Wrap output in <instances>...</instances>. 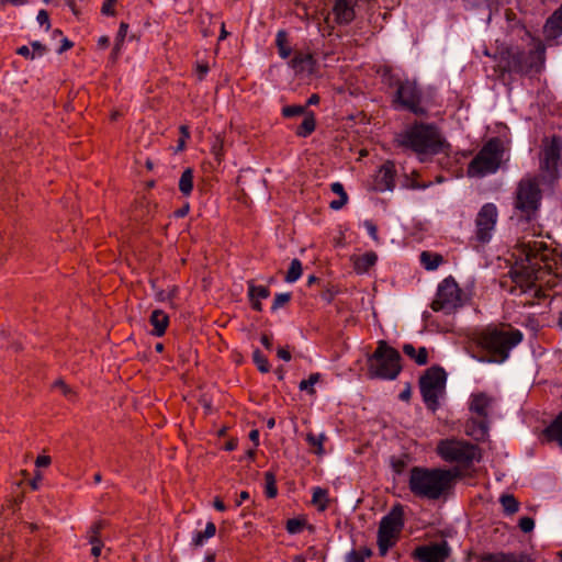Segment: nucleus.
<instances>
[{
	"mask_svg": "<svg viewBox=\"0 0 562 562\" xmlns=\"http://www.w3.org/2000/svg\"><path fill=\"white\" fill-rule=\"evenodd\" d=\"M562 177V138L544 136L538 151V168L532 178L529 177V223L531 212L539 207L543 194L552 192ZM529 235L540 236L536 228L529 225Z\"/></svg>",
	"mask_w": 562,
	"mask_h": 562,
	"instance_id": "nucleus-1",
	"label": "nucleus"
},
{
	"mask_svg": "<svg viewBox=\"0 0 562 562\" xmlns=\"http://www.w3.org/2000/svg\"><path fill=\"white\" fill-rule=\"evenodd\" d=\"M522 338L524 335L518 329L504 330L490 325L470 335L468 350L481 362L502 363Z\"/></svg>",
	"mask_w": 562,
	"mask_h": 562,
	"instance_id": "nucleus-2",
	"label": "nucleus"
},
{
	"mask_svg": "<svg viewBox=\"0 0 562 562\" xmlns=\"http://www.w3.org/2000/svg\"><path fill=\"white\" fill-rule=\"evenodd\" d=\"M395 142L398 147L415 153L420 162L427 160L426 156H435L450 148V144L435 124L422 121L413 122L397 135Z\"/></svg>",
	"mask_w": 562,
	"mask_h": 562,
	"instance_id": "nucleus-3",
	"label": "nucleus"
},
{
	"mask_svg": "<svg viewBox=\"0 0 562 562\" xmlns=\"http://www.w3.org/2000/svg\"><path fill=\"white\" fill-rule=\"evenodd\" d=\"M402 361L400 351L381 339L374 351L367 357V376L371 380L394 381L403 371Z\"/></svg>",
	"mask_w": 562,
	"mask_h": 562,
	"instance_id": "nucleus-4",
	"label": "nucleus"
},
{
	"mask_svg": "<svg viewBox=\"0 0 562 562\" xmlns=\"http://www.w3.org/2000/svg\"><path fill=\"white\" fill-rule=\"evenodd\" d=\"M440 468L414 465L409 470L408 488L418 498L448 499Z\"/></svg>",
	"mask_w": 562,
	"mask_h": 562,
	"instance_id": "nucleus-5",
	"label": "nucleus"
},
{
	"mask_svg": "<svg viewBox=\"0 0 562 562\" xmlns=\"http://www.w3.org/2000/svg\"><path fill=\"white\" fill-rule=\"evenodd\" d=\"M503 155L504 144L502 139L497 136L491 137L468 165V177H484L495 173L501 167Z\"/></svg>",
	"mask_w": 562,
	"mask_h": 562,
	"instance_id": "nucleus-6",
	"label": "nucleus"
},
{
	"mask_svg": "<svg viewBox=\"0 0 562 562\" xmlns=\"http://www.w3.org/2000/svg\"><path fill=\"white\" fill-rule=\"evenodd\" d=\"M418 386L426 408L436 413L440 407L439 398L446 394V370L439 364L427 368L419 376Z\"/></svg>",
	"mask_w": 562,
	"mask_h": 562,
	"instance_id": "nucleus-7",
	"label": "nucleus"
},
{
	"mask_svg": "<svg viewBox=\"0 0 562 562\" xmlns=\"http://www.w3.org/2000/svg\"><path fill=\"white\" fill-rule=\"evenodd\" d=\"M437 453L443 461L457 463L463 469L471 468L474 460L480 461L482 458L477 445L457 438L441 439L437 445Z\"/></svg>",
	"mask_w": 562,
	"mask_h": 562,
	"instance_id": "nucleus-8",
	"label": "nucleus"
},
{
	"mask_svg": "<svg viewBox=\"0 0 562 562\" xmlns=\"http://www.w3.org/2000/svg\"><path fill=\"white\" fill-rule=\"evenodd\" d=\"M494 74L503 83L509 85L516 77L527 74V56L522 50L506 46L494 55Z\"/></svg>",
	"mask_w": 562,
	"mask_h": 562,
	"instance_id": "nucleus-9",
	"label": "nucleus"
},
{
	"mask_svg": "<svg viewBox=\"0 0 562 562\" xmlns=\"http://www.w3.org/2000/svg\"><path fill=\"white\" fill-rule=\"evenodd\" d=\"M405 525L404 508L401 504H395L391 510L382 517L376 537L379 555L385 557L401 538Z\"/></svg>",
	"mask_w": 562,
	"mask_h": 562,
	"instance_id": "nucleus-10",
	"label": "nucleus"
},
{
	"mask_svg": "<svg viewBox=\"0 0 562 562\" xmlns=\"http://www.w3.org/2000/svg\"><path fill=\"white\" fill-rule=\"evenodd\" d=\"M529 295L531 292L537 295L539 289L533 281L542 280L551 267L548 265L551 254L550 248L543 241L529 240Z\"/></svg>",
	"mask_w": 562,
	"mask_h": 562,
	"instance_id": "nucleus-11",
	"label": "nucleus"
},
{
	"mask_svg": "<svg viewBox=\"0 0 562 562\" xmlns=\"http://www.w3.org/2000/svg\"><path fill=\"white\" fill-rule=\"evenodd\" d=\"M462 290L453 277L445 278L438 285L436 296L430 304L434 312L451 313L463 305L461 300Z\"/></svg>",
	"mask_w": 562,
	"mask_h": 562,
	"instance_id": "nucleus-12",
	"label": "nucleus"
},
{
	"mask_svg": "<svg viewBox=\"0 0 562 562\" xmlns=\"http://www.w3.org/2000/svg\"><path fill=\"white\" fill-rule=\"evenodd\" d=\"M423 91L417 86L416 81L405 79L404 82L398 86L393 97V103L400 108L409 111L417 116H427L428 111L422 105Z\"/></svg>",
	"mask_w": 562,
	"mask_h": 562,
	"instance_id": "nucleus-13",
	"label": "nucleus"
},
{
	"mask_svg": "<svg viewBox=\"0 0 562 562\" xmlns=\"http://www.w3.org/2000/svg\"><path fill=\"white\" fill-rule=\"evenodd\" d=\"M159 204L147 194H137L131 204V220L148 231L158 213Z\"/></svg>",
	"mask_w": 562,
	"mask_h": 562,
	"instance_id": "nucleus-14",
	"label": "nucleus"
},
{
	"mask_svg": "<svg viewBox=\"0 0 562 562\" xmlns=\"http://www.w3.org/2000/svg\"><path fill=\"white\" fill-rule=\"evenodd\" d=\"M450 555L451 547L445 539L416 546L411 552V558L416 562H446Z\"/></svg>",
	"mask_w": 562,
	"mask_h": 562,
	"instance_id": "nucleus-15",
	"label": "nucleus"
},
{
	"mask_svg": "<svg viewBox=\"0 0 562 562\" xmlns=\"http://www.w3.org/2000/svg\"><path fill=\"white\" fill-rule=\"evenodd\" d=\"M497 222V209L493 203H485L475 218V239L480 244H487Z\"/></svg>",
	"mask_w": 562,
	"mask_h": 562,
	"instance_id": "nucleus-16",
	"label": "nucleus"
},
{
	"mask_svg": "<svg viewBox=\"0 0 562 562\" xmlns=\"http://www.w3.org/2000/svg\"><path fill=\"white\" fill-rule=\"evenodd\" d=\"M501 286L510 293L518 288L521 293H527V266L520 263L518 267H512L501 281Z\"/></svg>",
	"mask_w": 562,
	"mask_h": 562,
	"instance_id": "nucleus-17",
	"label": "nucleus"
},
{
	"mask_svg": "<svg viewBox=\"0 0 562 562\" xmlns=\"http://www.w3.org/2000/svg\"><path fill=\"white\" fill-rule=\"evenodd\" d=\"M110 520L100 518L94 520L87 531L86 538L92 546L90 553L95 559V562H98V559L100 558L101 551L104 547V542L102 540V531L110 527Z\"/></svg>",
	"mask_w": 562,
	"mask_h": 562,
	"instance_id": "nucleus-18",
	"label": "nucleus"
},
{
	"mask_svg": "<svg viewBox=\"0 0 562 562\" xmlns=\"http://www.w3.org/2000/svg\"><path fill=\"white\" fill-rule=\"evenodd\" d=\"M397 171L393 160H386L379 169L375 176V190L380 192L393 191L395 188V178Z\"/></svg>",
	"mask_w": 562,
	"mask_h": 562,
	"instance_id": "nucleus-19",
	"label": "nucleus"
},
{
	"mask_svg": "<svg viewBox=\"0 0 562 562\" xmlns=\"http://www.w3.org/2000/svg\"><path fill=\"white\" fill-rule=\"evenodd\" d=\"M546 60V45L539 38L529 34V72H539Z\"/></svg>",
	"mask_w": 562,
	"mask_h": 562,
	"instance_id": "nucleus-20",
	"label": "nucleus"
},
{
	"mask_svg": "<svg viewBox=\"0 0 562 562\" xmlns=\"http://www.w3.org/2000/svg\"><path fill=\"white\" fill-rule=\"evenodd\" d=\"M356 2L352 0H335L333 14L338 25H349L356 18Z\"/></svg>",
	"mask_w": 562,
	"mask_h": 562,
	"instance_id": "nucleus-21",
	"label": "nucleus"
},
{
	"mask_svg": "<svg viewBox=\"0 0 562 562\" xmlns=\"http://www.w3.org/2000/svg\"><path fill=\"white\" fill-rule=\"evenodd\" d=\"M505 19L507 23V33L512 36L524 40L527 35V25L525 20L517 18L516 12L510 8L505 10Z\"/></svg>",
	"mask_w": 562,
	"mask_h": 562,
	"instance_id": "nucleus-22",
	"label": "nucleus"
},
{
	"mask_svg": "<svg viewBox=\"0 0 562 562\" xmlns=\"http://www.w3.org/2000/svg\"><path fill=\"white\" fill-rule=\"evenodd\" d=\"M543 34L547 40H555L562 35V4L546 21Z\"/></svg>",
	"mask_w": 562,
	"mask_h": 562,
	"instance_id": "nucleus-23",
	"label": "nucleus"
},
{
	"mask_svg": "<svg viewBox=\"0 0 562 562\" xmlns=\"http://www.w3.org/2000/svg\"><path fill=\"white\" fill-rule=\"evenodd\" d=\"M492 398L484 392L473 393L470 397L469 409L479 417L487 418Z\"/></svg>",
	"mask_w": 562,
	"mask_h": 562,
	"instance_id": "nucleus-24",
	"label": "nucleus"
},
{
	"mask_svg": "<svg viewBox=\"0 0 562 562\" xmlns=\"http://www.w3.org/2000/svg\"><path fill=\"white\" fill-rule=\"evenodd\" d=\"M149 323L153 326L150 334L155 337H162L170 324L169 315L162 310H154L149 316Z\"/></svg>",
	"mask_w": 562,
	"mask_h": 562,
	"instance_id": "nucleus-25",
	"label": "nucleus"
},
{
	"mask_svg": "<svg viewBox=\"0 0 562 562\" xmlns=\"http://www.w3.org/2000/svg\"><path fill=\"white\" fill-rule=\"evenodd\" d=\"M467 434L476 441H484L488 436V419L470 418L467 423Z\"/></svg>",
	"mask_w": 562,
	"mask_h": 562,
	"instance_id": "nucleus-26",
	"label": "nucleus"
},
{
	"mask_svg": "<svg viewBox=\"0 0 562 562\" xmlns=\"http://www.w3.org/2000/svg\"><path fill=\"white\" fill-rule=\"evenodd\" d=\"M527 555L520 553L519 558L514 552H485L477 557V562H525Z\"/></svg>",
	"mask_w": 562,
	"mask_h": 562,
	"instance_id": "nucleus-27",
	"label": "nucleus"
},
{
	"mask_svg": "<svg viewBox=\"0 0 562 562\" xmlns=\"http://www.w3.org/2000/svg\"><path fill=\"white\" fill-rule=\"evenodd\" d=\"M515 210L519 211V221H527V177L519 180L514 202Z\"/></svg>",
	"mask_w": 562,
	"mask_h": 562,
	"instance_id": "nucleus-28",
	"label": "nucleus"
},
{
	"mask_svg": "<svg viewBox=\"0 0 562 562\" xmlns=\"http://www.w3.org/2000/svg\"><path fill=\"white\" fill-rule=\"evenodd\" d=\"M441 476L443 477L446 492L448 498L454 494L457 480L464 477V472L459 467L446 469L440 468Z\"/></svg>",
	"mask_w": 562,
	"mask_h": 562,
	"instance_id": "nucleus-29",
	"label": "nucleus"
},
{
	"mask_svg": "<svg viewBox=\"0 0 562 562\" xmlns=\"http://www.w3.org/2000/svg\"><path fill=\"white\" fill-rule=\"evenodd\" d=\"M375 72L380 76L381 82L387 87L389 89H398L404 80L400 78L397 74L394 72L393 67L390 65H381L378 67Z\"/></svg>",
	"mask_w": 562,
	"mask_h": 562,
	"instance_id": "nucleus-30",
	"label": "nucleus"
},
{
	"mask_svg": "<svg viewBox=\"0 0 562 562\" xmlns=\"http://www.w3.org/2000/svg\"><path fill=\"white\" fill-rule=\"evenodd\" d=\"M274 45L281 59H289L292 53H294L289 32L284 29H281L277 32Z\"/></svg>",
	"mask_w": 562,
	"mask_h": 562,
	"instance_id": "nucleus-31",
	"label": "nucleus"
},
{
	"mask_svg": "<svg viewBox=\"0 0 562 562\" xmlns=\"http://www.w3.org/2000/svg\"><path fill=\"white\" fill-rule=\"evenodd\" d=\"M217 528L213 521H207L204 530H195L190 542L191 548L203 547L205 542L216 535Z\"/></svg>",
	"mask_w": 562,
	"mask_h": 562,
	"instance_id": "nucleus-32",
	"label": "nucleus"
},
{
	"mask_svg": "<svg viewBox=\"0 0 562 562\" xmlns=\"http://www.w3.org/2000/svg\"><path fill=\"white\" fill-rule=\"evenodd\" d=\"M128 23L122 21L115 35L114 45L109 56V60L115 64L121 55L125 38L127 36Z\"/></svg>",
	"mask_w": 562,
	"mask_h": 562,
	"instance_id": "nucleus-33",
	"label": "nucleus"
},
{
	"mask_svg": "<svg viewBox=\"0 0 562 562\" xmlns=\"http://www.w3.org/2000/svg\"><path fill=\"white\" fill-rule=\"evenodd\" d=\"M376 261L378 255L373 250H370L353 259V269L357 273H366L375 266Z\"/></svg>",
	"mask_w": 562,
	"mask_h": 562,
	"instance_id": "nucleus-34",
	"label": "nucleus"
},
{
	"mask_svg": "<svg viewBox=\"0 0 562 562\" xmlns=\"http://www.w3.org/2000/svg\"><path fill=\"white\" fill-rule=\"evenodd\" d=\"M327 436L322 432L319 435H315L310 431L305 436V441L310 447V451L318 457H322L326 453L324 448V442L327 441Z\"/></svg>",
	"mask_w": 562,
	"mask_h": 562,
	"instance_id": "nucleus-35",
	"label": "nucleus"
},
{
	"mask_svg": "<svg viewBox=\"0 0 562 562\" xmlns=\"http://www.w3.org/2000/svg\"><path fill=\"white\" fill-rule=\"evenodd\" d=\"M316 126H317V122H316L315 113L313 111H308L305 114L302 123L296 127L294 133L297 137L305 138L315 132Z\"/></svg>",
	"mask_w": 562,
	"mask_h": 562,
	"instance_id": "nucleus-36",
	"label": "nucleus"
},
{
	"mask_svg": "<svg viewBox=\"0 0 562 562\" xmlns=\"http://www.w3.org/2000/svg\"><path fill=\"white\" fill-rule=\"evenodd\" d=\"M179 191L184 198H189L194 189V170L191 167H188L181 173L179 179Z\"/></svg>",
	"mask_w": 562,
	"mask_h": 562,
	"instance_id": "nucleus-37",
	"label": "nucleus"
},
{
	"mask_svg": "<svg viewBox=\"0 0 562 562\" xmlns=\"http://www.w3.org/2000/svg\"><path fill=\"white\" fill-rule=\"evenodd\" d=\"M422 266L427 271H434L437 270L438 267L445 261L442 255L438 252H432L429 250H424L420 252L419 256Z\"/></svg>",
	"mask_w": 562,
	"mask_h": 562,
	"instance_id": "nucleus-38",
	"label": "nucleus"
},
{
	"mask_svg": "<svg viewBox=\"0 0 562 562\" xmlns=\"http://www.w3.org/2000/svg\"><path fill=\"white\" fill-rule=\"evenodd\" d=\"M546 437L549 441H555L562 448V412L546 429Z\"/></svg>",
	"mask_w": 562,
	"mask_h": 562,
	"instance_id": "nucleus-39",
	"label": "nucleus"
},
{
	"mask_svg": "<svg viewBox=\"0 0 562 562\" xmlns=\"http://www.w3.org/2000/svg\"><path fill=\"white\" fill-rule=\"evenodd\" d=\"M312 504L315 505L319 512L326 510L329 506L328 490L321 486L313 487Z\"/></svg>",
	"mask_w": 562,
	"mask_h": 562,
	"instance_id": "nucleus-40",
	"label": "nucleus"
},
{
	"mask_svg": "<svg viewBox=\"0 0 562 562\" xmlns=\"http://www.w3.org/2000/svg\"><path fill=\"white\" fill-rule=\"evenodd\" d=\"M225 136L221 133L214 135L211 142L210 151L213 155L217 165H221L225 159V149H224Z\"/></svg>",
	"mask_w": 562,
	"mask_h": 562,
	"instance_id": "nucleus-41",
	"label": "nucleus"
},
{
	"mask_svg": "<svg viewBox=\"0 0 562 562\" xmlns=\"http://www.w3.org/2000/svg\"><path fill=\"white\" fill-rule=\"evenodd\" d=\"M330 190H331L333 193L337 194L339 196V199L338 200H333L329 203V207L331 210H340L348 202V194H347L342 183H340V182H333L330 184Z\"/></svg>",
	"mask_w": 562,
	"mask_h": 562,
	"instance_id": "nucleus-42",
	"label": "nucleus"
},
{
	"mask_svg": "<svg viewBox=\"0 0 562 562\" xmlns=\"http://www.w3.org/2000/svg\"><path fill=\"white\" fill-rule=\"evenodd\" d=\"M419 172L414 170L409 176L405 175L402 188L408 190H425L431 186V182H423L418 180Z\"/></svg>",
	"mask_w": 562,
	"mask_h": 562,
	"instance_id": "nucleus-43",
	"label": "nucleus"
},
{
	"mask_svg": "<svg viewBox=\"0 0 562 562\" xmlns=\"http://www.w3.org/2000/svg\"><path fill=\"white\" fill-rule=\"evenodd\" d=\"M265 496L268 499L276 498L278 496L277 475L276 472L269 470L265 472Z\"/></svg>",
	"mask_w": 562,
	"mask_h": 562,
	"instance_id": "nucleus-44",
	"label": "nucleus"
},
{
	"mask_svg": "<svg viewBox=\"0 0 562 562\" xmlns=\"http://www.w3.org/2000/svg\"><path fill=\"white\" fill-rule=\"evenodd\" d=\"M499 503L503 507V513L507 516H512L519 510L520 503L513 494H503Z\"/></svg>",
	"mask_w": 562,
	"mask_h": 562,
	"instance_id": "nucleus-45",
	"label": "nucleus"
},
{
	"mask_svg": "<svg viewBox=\"0 0 562 562\" xmlns=\"http://www.w3.org/2000/svg\"><path fill=\"white\" fill-rule=\"evenodd\" d=\"M305 56L306 52L294 50L293 57L288 61V66L294 71L296 76L304 74Z\"/></svg>",
	"mask_w": 562,
	"mask_h": 562,
	"instance_id": "nucleus-46",
	"label": "nucleus"
},
{
	"mask_svg": "<svg viewBox=\"0 0 562 562\" xmlns=\"http://www.w3.org/2000/svg\"><path fill=\"white\" fill-rule=\"evenodd\" d=\"M247 295L257 300H266L270 296V289L266 285H256L254 280L247 281Z\"/></svg>",
	"mask_w": 562,
	"mask_h": 562,
	"instance_id": "nucleus-47",
	"label": "nucleus"
},
{
	"mask_svg": "<svg viewBox=\"0 0 562 562\" xmlns=\"http://www.w3.org/2000/svg\"><path fill=\"white\" fill-rule=\"evenodd\" d=\"M52 389L60 390L63 396L71 403L78 401V393L70 387L63 378L57 379L53 384Z\"/></svg>",
	"mask_w": 562,
	"mask_h": 562,
	"instance_id": "nucleus-48",
	"label": "nucleus"
},
{
	"mask_svg": "<svg viewBox=\"0 0 562 562\" xmlns=\"http://www.w3.org/2000/svg\"><path fill=\"white\" fill-rule=\"evenodd\" d=\"M303 273V267L300 259H292L290 267L284 276V281L288 283L296 282Z\"/></svg>",
	"mask_w": 562,
	"mask_h": 562,
	"instance_id": "nucleus-49",
	"label": "nucleus"
},
{
	"mask_svg": "<svg viewBox=\"0 0 562 562\" xmlns=\"http://www.w3.org/2000/svg\"><path fill=\"white\" fill-rule=\"evenodd\" d=\"M307 525L305 516L290 518L285 521V530L290 535L301 533Z\"/></svg>",
	"mask_w": 562,
	"mask_h": 562,
	"instance_id": "nucleus-50",
	"label": "nucleus"
},
{
	"mask_svg": "<svg viewBox=\"0 0 562 562\" xmlns=\"http://www.w3.org/2000/svg\"><path fill=\"white\" fill-rule=\"evenodd\" d=\"M409 461V454L403 453L401 457L392 456L390 458V465L394 474L401 475L404 473Z\"/></svg>",
	"mask_w": 562,
	"mask_h": 562,
	"instance_id": "nucleus-51",
	"label": "nucleus"
},
{
	"mask_svg": "<svg viewBox=\"0 0 562 562\" xmlns=\"http://www.w3.org/2000/svg\"><path fill=\"white\" fill-rule=\"evenodd\" d=\"M322 374L318 372L311 373L307 379H304L300 382L299 389L300 391H305L308 395L313 396L316 394V390L314 389V384L319 382Z\"/></svg>",
	"mask_w": 562,
	"mask_h": 562,
	"instance_id": "nucleus-52",
	"label": "nucleus"
},
{
	"mask_svg": "<svg viewBox=\"0 0 562 562\" xmlns=\"http://www.w3.org/2000/svg\"><path fill=\"white\" fill-rule=\"evenodd\" d=\"M252 361L261 373H268L271 369L270 362L266 355L259 348H256L252 352Z\"/></svg>",
	"mask_w": 562,
	"mask_h": 562,
	"instance_id": "nucleus-53",
	"label": "nucleus"
},
{
	"mask_svg": "<svg viewBox=\"0 0 562 562\" xmlns=\"http://www.w3.org/2000/svg\"><path fill=\"white\" fill-rule=\"evenodd\" d=\"M310 110H306V106L301 104H290L285 105L281 110V114L284 119H292L294 116L303 115L308 112Z\"/></svg>",
	"mask_w": 562,
	"mask_h": 562,
	"instance_id": "nucleus-54",
	"label": "nucleus"
},
{
	"mask_svg": "<svg viewBox=\"0 0 562 562\" xmlns=\"http://www.w3.org/2000/svg\"><path fill=\"white\" fill-rule=\"evenodd\" d=\"M304 68H305L304 74H306L308 76H315L318 74V70H319L318 60L316 59L315 55L311 52H306Z\"/></svg>",
	"mask_w": 562,
	"mask_h": 562,
	"instance_id": "nucleus-55",
	"label": "nucleus"
},
{
	"mask_svg": "<svg viewBox=\"0 0 562 562\" xmlns=\"http://www.w3.org/2000/svg\"><path fill=\"white\" fill-rule=\"evenodd\" d=\"M291 300H292V293L291 292L277 293L274 295V299H273V302H272V305H271V312H276L279 308L283 307L284 305L290 303Z\"/></svg>",
	"mask_w": 562,
	"mask_h": 562,
	"instance_id": "nucleus-56",
	"label": "nucleus"
},
{
	"mask_svg": "<svg viewBox=\"0 0 562 562\" xmlns=\"http://www.w3.org/2000/svg\"><path fill=\"white\" fill-rule=\"evenodd\" d=\"M339 289L336 285L328 284L319 294L321 299L327 304H331L336 295L339 294Z\"/></svg>",
	"mask_w": 562,
	"mask_h": 562,
	"instance_id": "nucleus-57",
	"label": "nucleus"
},
{
	"mask_svg": "<svg viewBox=\"0 0 562 562\" xmlns=\"http://www.w3.org/2000/svg\"><path fill=\"white\" fill-rule=\"evenodd\" d=\"M210 71V66L207 60L196 61L195 64V75L199 81H203L206 78V75Z\"/></svg>",
	"mask_w": 562,
	"mask_h": 562,
	"instance_id": "nucleus-58",
	"label": "nucleus"
},
{
	"mask_svg": "<svg viewBox=\"0 0 562 562\" xmlns=\"http://www.w3.org/2000/svg\"><path fill=\"white\" fill-rule=\"evenodd\" d=\"M415 363L418 366H426L429 361V353L426 347H419L416 351V357L414 359Z\"/></svg>",
	"mask_w": 562,
	"mask_h": 562,
	"instance_id": "nucleus-59",
	"label": "nucleus"
},
{
	"mask_svg": "<svg viewBox=\"0 0 562 562\" xmlns=\"http://www.w3.org/2000/svg\"><path fill=\"white\" fill-rule=\"evenodd\" d=\"M37 22L41 26L45 27V31H49L52 27L49 13L45 9H41L36 16Z\"/></svg>",
	"mask_w": 562,
	"mask_h": 562,
	"instance_id": "nucleus-60",
	"label": "nucleus"
},
{
	"mask_svg": "<svg viewBox=\"0 0 562 562\" xmlns=\"http://www.w3.org/2000/svg\"><path fill=\"white\" fill-rule=\"evenodd\" d=\"M117 0H104L101 7V13L106 16L116 15L115 4Z\"/></svg>",
	"mask_w": 562,
	"mask_h": 562,
	"instance_id": "nucleus-61",
	"label": "nucleus"
},
{
	"mask_svg": "<svg viewBox=\"0 0 562 562\" xmlns=\"http://www.w3.org/2000/svg\"><path fill=\"white\" fill-rule=\"evenodd\" d=\"M364 227L367 228L368 231V234L370 235V237L375 241V243H379L380 241V237H379V234H378V226L373 223V221L371 220H366L364 223H363Z\"/></svg>",
	"mask_w": 562,
	"mask_h": 562,
	"instance_id": "nucleus-62",
	"label": "nucleus"
},
{
	"mask_svg": "<svg viewBox=\"0 0 562 562\" xmlns=\"http://www.w3.org/2000/svg\"><path fill=\"white\" fill-rule=\"evenodd\" d=\"M31 46H32V49H33L32 53H34V58L36 56L42 57V56H44L48 52L47 46L42 44L40 41L31 42Z\"/></svg>",
	"mask_w": 562,
	"mask_h": 562,
	"instance_id": "nucleus-63",
	"label": "nucleus"
},
{
	"mask_svg": "<svg viewBox=\"0 0 562 562\" xmlns=\"http://www.w3.org/2000/svg\"><path fill=\"white\" fill-rule=\"evenodd\" d=\"M345 562H366L357 549H352L345 557Z\"/></svg>",
	"mask_w": 562,
	"mask_h": 562,
	"instance_id": "nucleus-64",
	"label": "nucleus"
}]
</instances>
